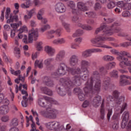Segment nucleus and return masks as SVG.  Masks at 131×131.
Returning a JSON list of instances; mask_svg holds the SVG:
<instances>
[{"label": "nucleus", "mask_w": 131, "mask_h": 131, "mask_svg": "<svg viewBox=\"0 0 131 131\" xmlns=\"http://www.w3.org/2000/svg\"><path fill=\"white\" fill-rule=\"evenodd\" d=\"M81 68L77 67L75 68H69L68 71L72 75H75L73 77L76 80L77 84L80 85L81 84V80H86L89 77V73L90 71L88 69V67L91 66V62L87 60L82 59L80 62Z\"/></svg>", "instance_id": "1"}, {"label": "nucleus", "mask_w": 131, "mask_h": 131, "mask_svg": "<svg viewBox=\"0 0 131 131\" xmlns=\"http://www.w3.org/2000/svg\"><path fill=\"white\" fill-rule=\"evenodd\" d=\"M84 88L85 94H98L101 90V80L100 73L98 70L94 71L92 75L85 83Z\"/></svg>", "instance_id": "2"}, {"label": "nucleus", "mask_w": 131, "mask_h": 131, "mask_svg": "<svg viewBox=\"0 0 131 131\" xmlns=\"http://www.w3.org/2000/svg\"><path fill=\"white\" fill-rule=\"evenodd\" d=\"M106 30H108V27H107V25H103L99 28H97L95 30V34H99V33H101L102 31L104 32V33L103 35H99L96 37L95 38L91 39V42L92 43H93V45H95V47L97 48H103V49H112L111 46L102 44L101 43H98L99 41H106V40H108V41H113V40H114V38H107L105 37V35H106V34L107 35L106 33Z\"/></svg>", "instance_id": "3"}, {"label": "nucleus", "mask_w": 131, "mask_h": 131, "mask_svg": "<svg viewBox=\"0 0 131 131\" xmlns=\"http://www.w3.org/2000/svg\"><path fill=\"white\" fill-rule=\"evenodd\" d=\"M60 81L62 82V84L60 86L56 87V91L58 95L61 97L66 96V94L68 92L70 93V90L74 85H80L77 84L76 80L74 79V78H72L71 79L69 78H62Z\"/></svg>", "instance_id": "4"}, {"label": "nucleus", "mask_w": 131, "mask_h": 131, "mask_svg": "<svg viewBox=\"0 0 131 131\" xmlns=\"http://www.w3.org/2000/svg\"><path fill=\"white\" fill-rule=\"evenodd\" d=\"M40 113L45 118L56 119L57 118V115L58 114V111L52 108V106H49L46 108V111H41Z\"/></svg>", "instance_id": "5"}, {"label": "nucleus", "mask_w": 131, "mask_h": 131, "mask_svg": "<svg viewBox=\"0 0 131 131\" xmlns=\"http://www.w3.org/2000/svg\"><path fill=\"white\" fill-rule=\"evenodd\" d=\"M66 68H67V66L65 64V62H60L56 72H54L52 74L53 78H56L58 75H65L66 74Z\"/></svg>", "instance_id": "6"}, {"label": "nucleus", "mask_w": 131, "mask_h": 131, "mask_svg": "<svg viewBox=\"0 0 131 131\" xmlns=\"http://www.w3.org/2000/svg\"><path fill=\"white\" fill-rule=\"evenodd\" d=\"M46 126L48 129L51 130H53L54 128L56 129L55 131H61L64 129V126L61 125L60 126V123L58 122H49L46 124Z\"/></svg>", "instance_id": "7"}, {"label": "nucleus", "mask_w": 131, "mask_h": 131, "mask_svg": "<svg viewBox=\"0 0 131 131\" xmlns=\"http://www.w3.org/2000/svg\"><path fill=\"white\" fill-rule=\"evenodd\" d=\"M110 52L113 55H116L117 56H118L116 59L117 60H118V61H120V63L119 64L120 67V64H121L122 62H124V61H126L127 60L126 57L120 55V53L116 49H111L110 50Z\"/></svg>", "instance_id": "8"}, {"label": "nucleus", "mask_w": 131, "mask_h": 131, "mask_svg": "<svg viewBox=\"0 0 131 131\" xmlns=\"http://www.w3.org/2000/svg\"><path fill=\"white\" fill-rule=\"evenodd\" d=\"M43 97H46V96H41L39 98L38 100V105H39L40 107L46 108L49 107H52V104L49 103V101L46 100Z\"/></svg>", "instance_id": "9"}, {"label": "nucleus", "mask_w": 131, "mask_h": 131, "mask_svg": "<svg viewBox=\"0 0 131 131\" xmlns=\"http://www.w3.org/2000/svg\"><path fill=\"white\" fill-rule=\"evenodd\" d=\"M33 41V28H32L31 31H29L28 39H27V36L24 35L23 39V42L26 45L27 43H32Z\"/></svg>", "instance_id": "10"}, {"label": "nucleus", "mask_w": 131, "mask_h": 131, "mask_svg": "<svg viewBox=\"0 0 131 131\" xmlns=\"http://www.w3.org/2000/svg\"><path fill=\"white\" fill-rule=\"evenodd\" d=\"M120 94L119 92L117 90H115L113 92V96L115 98L114 101L116 104H120L121 102L124 101V97L123 96L119 97Z\"/></svg>", "instance_id": "11"}, {"label": "nucleus", "mask_w": 131, "mask_h": 131, "mask_svg": "<svg viewBox=\"0 0 131 131\" xmlns=\"http://www.w3.org/2000/svg\"><path fill=\"white\" fill-rule=\"evenodd\" d=\"M65 57H66V52L65 50H60L56 54L55 60L56 62L61 63V62H63Z\"/></svg>", "instance_id": "12"}, {"label": "nucleus", "mask_w": 131, "mask_h": 131, "mask_svg": "<svg viewBox=\"0 0 131 131\" xmlns=\"http://www.w3.org/2000/svg\"><path fill=\"white\" fill-rule=\"evenodd\" d=\"M122 118L121 127L122 128H125L127 125V121L129 119V114H128V112H125L122 115Z\"/></svg>", "instance_id": "13"}, {"label": "nucleus", "mask_w": 131, "mask_h": 131, "mask_svg": "<svg viewBox=\"0 0 131 131\" xmlns=\"http://www.w3.org/2000/svg\"><path fill=\"white\" fill-rule=\"evenodd\" d=\"M119 84L121 86L129 84V81L127 79H130V76L127 75H122L120 76Z\"/></svg>", "instance_id": "14"}, {"label": "nucleus", "mask_w": 131, "mask_h": 131, "mask_svg": "<svg viewBox=\"0 0 131 131\" xmlns=\"http://www.w3.org/2000/svg\"><path fill=\"white\" fill-rule=\"evenodd\" d=\"M55 11L57 13H65L66 12V7L61 2L58 3L55 5Z\"/></svg>", "instance_id": "15"}, {"label": "nucleus", "mask_w": 131, "mask_h": 131, "mask_svg": "<svg viewBox=\"0 0 131 131\" xmlns=\"http://www.w3.org/2000/svg\"><path fill=\"white\" fill-rule=\"evenodd\" d=\"M44 51L49 57H53L55 55V53H56L55 49L50 46H45L44 48Z\"/></svg>", "instance_id": "16"}, {"label": "nucleus", "mask_w": 131, "mask_h": 131, "mask_svg": "<svg viewBox=\"0 0 131 131\" xmlns=\"http://www.w3.org/2000/svg\"><path fill=\"white\" fill-rule=\"evenodd\" d=\"M23 99L24 100L21 101L23 107H27L28 103L29 104H31L33 102V98L30 95H29L28 98L26 96H23Z\"/></svg>", "instance_id": "17"}, {"label": "nucleus", "mask_w": 131, "mask_h": 131, "mask_svg": "<svg viewBox=\"0 0 131 131\" xmlns=\"http://www.w3.org/2000/svg\"><path fill=\"white\" fill-rule=\"evenodd\" d=\"M79 59L78 56L76 55H72L69 59L70 64L71 66H76L78 64Z\"/></svg>", "instance_id": "18"}, {"label": "nucleus", "mask_w": 131, "mask_h": 131, "mask_svg": "<svg viewBox=\"0 0 131 131\" xmlns=\"http://www.w3.org/2000/svg\"><path fill=\"white\" fill-rule=\"evenodd\" d=\"M43 82L44 84L47 85L48 86H54V81L51 79L50 77H45L43 80Z\"/></svg>", "instance_id": "19"}, {"label": "nucleus", "mask_w": 131, "mask_h": 131, "mask_svg": "<svg viewBox=\"0 0 131 131\" xmlns=\"http://www.w3.org/2000/svg\"><path fill=\"white\" fill-rule=\"evenodd\" d=\"M121 31V29H119V28H115L114 30H106L105 31V33L106 35H112L114 33H118V32H120Z\"/></svg>", "instance_id": "20"}, {"label": "nucleus", "mask_w": 131, "mask_h": 131, "mask_svg": "<svg viewBox=\"0 0 131 131\" xmlns=\"http://www.w3.org/2000/svg\"><path fill=\"white\" fill-rule=\"evenodd\" d=\"M18 20V15H13V14L11 13L9 15V19H7V23L10 24L11 22L13 23V22H17Z\"/></svg>", "instance_id": "21"}, {"label": "nucleus", "mask_w": 131, "mask_h": 131, "mask_svg": "<svg viewBox=\"0 0 131 131\" xmlns=\"http://www.w3.org/2000/svg\"><path fill=\"white\" fill-rule=\"evenodd\" d=\"M101 102V96H97L95 97L94 98L93 100V106L95 107V108H97V107H98L100 106V102Z\"/></svg>", "instance_id": "22"}, {"label": "nucleus", "mask_w": 131, "mask_h": 131, "mask_svg": "<svg viewBox=\"0 0 131 131\" xmlns=\"http://www.w3.org/2000/svg\"><path fill=\"white\" fill-rule=\"evenodd\" d=\"M18 31H19V33L18 34V36H17V37H18V39H22V38H23V35H22V34H21V33L24 32H27L28 31V29H27V27H26V26H24L23 27H21V28H20L18 30Z\"/></svg>", "instance_id": "23"}, {"label": "nucleus", "mask_w": 131, "mask_h": 131, "mask_svg": "<svg viewBox=\"0 0 131 131\" xmlns=\"http://www.w3.org/2000/svg\"><path fill=\"white\" fill-rule=\"evenodd\" d=\"M10 111V107L7 105H3L0 107L1 114H8Z\"/></svg>", "instance_id": "24"}, {"label": "nucleus", "mask_w": 131, "mask_h": 131, "mask_svg": "<svg viewBox=\"0 0 131 131\" xmlns=\"http://www.w3.org/2000/svg\"><path fill=\"white\" fill-rule=\"evenodd\" d=\"M110 85V78L106 77L103 80V83L102 84V86L104 90H108L109 85Z\"/></svg>", "instance_id": "25"}, {"label": "nucleus", "mask_w": 131, "mask_h": 131, "mask_svg": "<svg viewBox=\"0 0 131 131\" xmlns=\"http://www.w3.org/2000/svg\"><path fill=\"white\" fill-rule=\"evenodd\" d=\"M41 91L45 94V95H48V96H53V91L51 89H48L47 87L41 88Z\"/></svg>", "instance_id": "26"}, {"label": "nucleus", "mask_w": 131, "mask_h": 131, "mask_svg": "<svg viewBox=\"0 0 131 131\" xmlns=\"http://www.w3.org/2000/svg\"><path fill=\"white\" fill-rule=\"evenodd\" d=\"M77 7L80 10V11H82L84 12L85 11H88V7L85 6V4L84 3L80 2L77 3Z\"/></svg>", "instance_id": "27"}, {"label": "nucleus", "mask_w": 131, "mask_h": 131, "mask_svg": "<svg viewBox=\"0 0 131 131\" xmlns=\"http://www.w3.org/2000/svg\"><path fill=\"white\" fill-rule=\"evenodd\" d=\"M65 42H66V40L63 38L56 39L52 41L53 45H63Z\"/></svg>", "instance_id": "28"}, {"label": "nucleus", "mask_w": 131, "mask_h": 131, "mask_svg": "<svg viewBox=\"0 0 131 131\" xmlns=\"http://www.w3.org/2000/svg\"><path fill=\"white\" fill-rule=\"evenodd\" d=\"M127 59L126 60H124V62L122 61V63L120 64L121 68H125V66L131 67V61L128 60V58L126 57Z\"/></svg>", "instance_id": "29"}, {"label": "nucleus", "mask_w": 131, "mask_h": 131, "mask_svg": "<svg viewBox=\"0 0 131 131\" xmlns=\"http://www.w3.org/2000/svg\"><path fill=\"white\" fill-rule=\"evenodd\" d=\"M43 98L44 99H45L46 101H48L49 104H51V106H52V104H54L55 105H58V101L55 100L54 99L51 97L44 96Z\"/></svg>", "instance_id": "30"}, {"label": "nucleus", "mask_w": 131, "mask_h": 131, "mask_svg": "<svg viewBox=\"0 0 131 131\" xmlns=\"http://www.w3.org/2000/svg\"><path fill=\"white\" fill-rule=\"evenodd\" d=\"M35 47L38 52H40V51H42V41H36L35 42Z\"/></svg>", "instance_id": "31"}, {"label": "nucleus", "mask_w": 131, "mask_h": 131, "mask_svg": "<svg viewBox=\"0 0 131 131\" xmlns=\"http://www.w3.org/2000/svg\"><path fill=\"white\" fill-rule=\"evenodd\" d=\"M92 55V50L91 49H88L82 53V57L83 58H88V57H91Z\"/></svg>", "instance_id": "32"}, {"label": "nucleus", "mask_w": 131, "mask_h": 131, "mask_svg": "<svg viewBox=\"0 0 131 131\" xmlns=\"http://www.w3.org/2000/svg\"><path fill=\"white\" fill-rule=\"evenodd\" d=\"M48 29H51V26L49 24L44 25L39 29V31L41 33H43L45 31H47Z\"/></svg>", "instance_id": "33"}, {"label": "nucleus", "mask_w": 131, "mask_h": 131, "mask_svg": "<svg viewBox=\"0 0 131 131\" xmlns=\"http://www.w3.org/2000/svg\"><path fill=\"white\" fill-rule=\"evenodd\" d=\"M34 66L35 68H36V67H38L39 69H41V68H43V63H42V60H36L35 61Z\"/></svg>", "instance_id": "34"}, {"label": "nucleus", "mask_w": 131, "mask_h": 131, "mask_svg": "<svg viewBox=\"0 0 131 131\" xmlns=\"http://www.w3.org/2000/svg\"><path fill=\"white\" fill-rule=\"evenodd\" d=\"M38 36L39 34H38V29L36 28L33 30V40L36 41L38 39Z\"/></svg>", "instance_id": "35"}, {"label": "nucleus", "mask_w": 131, "mask_h": 131, "mask_svg": "<svg viewBox=\"0 0 131 131\" xmlns=\"http://www.w3.org/2000/svg\"><path fill=\"white\" fill-rule=\"evenodd\" d=\"M78 26L79 27H81L83 29H85V30H93V27L91 26H86L85 25H82L80 23L78 24Z\"/></svg>", "instance_id": "36"}, {"label": "nucleus", "mask_w": 131, "mask_h": 131, "mask_svg": "<svg viewBox=\"0 0 131 131\" xmlns=\"http://www.w3.org/2000/svg\"><path fill=\"white\" fill-rule=\"evenodd\" d=\"M18 123V119L13 118L11 120L9 125L10 126H17Z\"/></svg>", "instance_id": "37"}, {"label": "nucleus", "mask_w": 131, "mask_h": 131, "mask_svg": "<svg viewBox=\"0 0 131 131\" xmlns=\"http://www.w3.org/2000/svg\"><path fill=\"white\" fill-rule=\"evenodd\" d=\"M114 57L111 56L110 55H104L102 57V60L103 61H106V62H109L110 61H113L114 60Z\"/></svg>", "instance_id": "38"}, {"label": "nucleus", "mask_w": 131, "mask_h": 131, "mask_svg": "<svg viewBox=\"0 0 131 131\" xmlns=\"http://www.w3.org/2000/svg\"><path fill=\"white\" fill-rule=\"evenodd\" d=\"M116 66V62L113 61L112 62H109L106 64L105 67L106 69L109 70V69H112V68H114Z\"/></svg>", "instance_id": "39"}, {"label": "nucleus", "mask_w": 131, "mask_h": 131, "mask_svg": "<svg viewBox=\"0 0 131 131\" xmlns=\"http://www.w3.org/2000/svg\"><path fill=\"white\" fill-rule=\"evenodd\" d=\"M83 34V31L82 30L78 29L73 34V37H77V36H81Z\"/></svg>", "instance_id": "40"}, {"label": "nucleus", "mask_w": 131, "mask_h": 131, "mask_svg": "<svg viewBox=\"0 0 131 131\" xmlns=\"http://www.w3.org/2000/svg\"><path fill=\"white\" fill-rule=\"evenodd\" d=\"M32 15H33V9H32L31 11H30L28 13V15H25L24 18L26 21H27L28 19L31 18V17H32Z\"/></svg>", "instance_id": "41"}, {"label": "nucleus", "mask_w": 131, "mask_h": 131, "mask_svg": "<svg viewBox=\"0 0 131 131\" xmlns=\"http://www.w3.org/2000/svg\"><path fill=\"white\" fill-rule=\"evenodd\" d=\"M26 118L27 119V122H29V121L30 120L32 122L31 124V129L30 131H33V117H32V115L30 116V118L28 117V116H26Z\"/></svg>", "instance_id": "42"}, {"label": "nucleus", "mask_w": 131, "mask_h": 131, "mask_svg": "<svg viewBox=\"0 0 131 131\" xmlns=\"http://www.w3.org/2000/svg\"><path fill=\"white\" fill-rule=\"evenodd\" d=\"M85 14L87 15L88 17L90 18H95V17L97 16V14L94 11L86 12Z\"/></svg>", "instance_id": "43"}, {"label": "nucleus", "mask_w": 131, "mask_h": 131, "mask_svg": "<svg viewBox=\"0 0 131 131\" xmlns=\"http://www.w3.org/2000/svg\"><path fill=\"white\" fill-rule=\"evenodd\" d=\"M54 61V58H49L46 59L44 61V64L46 66H50L51 65V63Z\"/></svg>", "instance_id": "44"}, {"label": "nucleus", "mask_w": 131, "mask_h": 131, "mask_svg": "<svg viewBox=\"0 0 131 131\" xmlns=\"http://www.w3.org/2000/svg\"><path fill=\"white\" fill-rule=\"evenodd\" d=\"M110 76L114 78H117V77H118V72L116 70L113 71L110 73Z\"/></svg>", "instance_id": "45"}, {"label": "nucleus", "mask_w": 131, "mask_h": 131, "mask_svg": "<svg viewBox=\"0 0 131 131\" xmlns=\"http://www.w3.org/2000/svg\"><path fill=\"white\" fill-rule=\"evenodd\" d=\"M14 55L17 59H19L20 58V49L18 48H14Z\"/></svg>", "instance_id": "46"}, {"label": "nucleus", "mask_w": 131, "mask_h": 131, "mask_svg": "<svg viewBox=\"0 0 131 131\" xmlns=\"http://www.w3.org/2000/svg\"><path fill=\"white\" fill-rule=\"evenodd\" d=\"M120 54V56H123V57H124V56H126L127 58H131L130 54L125 51H121Z\"/></svg>", "instance_id": "47"}, {"label": "nucleus", "mask_w": 131, "mask_h": 131, "mask_svg": "<svg viewBox=\"0 0 131 131\" xmlns=\"http://www.w3.org/2000/svg\"><path fill=\"white\" fill-rule=\"evenodd\" d=\"M62 25L64 27L65 29L67 30V31L69 32L70 25L63 20H62Z\"/></svg>", "instance_id": "48"}, {"label": "nucleus", "mask_w": 131, "mask_h": 131, "mask_svg": "<svg viewBox=\"0 0 131 131\" xmlns=\"http://www.w3.org/2000/svg\"><path fill=\"white\" fill-rule=\"evenodd\" d=\"M33 117H35V120L36 121V123L37 125H39V119H38V114L36 112H33Z\"/></svg>", "instance_id": "49"}, {"label": "nucleus", "mask_w": 131, "mask_h": 131, "mask_svg": "<svg viewBox=\"0 0 131 131\" xmlns=\"http://www.w3.org/2000/svg\"><path fill=\"white\" fill-rule=\"evenodd\" d=\"M45 11H43V9H41L39 10V11L38 13V14L37 15V17L38 19H41V17H42V15H43V13Z\"/></svg>", "instance_id": "50"}, {"label": "nucleus", "mask_w": 131, "mask_h": 131, "mask_svg": "<svg viewBox=\"0 0 131 131\" xmlns=\"http://www.w3.org/2000/svg\"><path fill=\"white\" fill-rule=\"evenodd\" d=\"M115 7V3L113 2H111L108 3L107 5V9H113Z\"/></svg>", "instance_id": "51"}, {"label": "nucleus", "mask_w": 131, "mask_h": 131, "mask_svg": "<svg viewBox=\"0 0 131 131\" xmlns=\"http://www.w3.org/2000/svg\"><path fill=\"white\" fill-rule=\"evenodd\" d=\"M72 20L73 21V22H75V23H79V22L81 21V19L78 18L77 16L73 17Z\"/></svg>", "instance_id": "52"}, {"label": "nucleus", "mask_w": 131, "mask_h": 131, "mask_svg": "<svg viewBox=\"0 0 131 131\" xmlns=\"http://www.w3.org/2000/svg\"><path fill=\"white\" fill-rule=\"evenodd\" d=\"M120 46L123 48H127V47L131 46V42H125L124 43H121Z\"/></svg>", "instance_id": "53"}, {"label": "nucleus", "mask_w": 131, "mask_h": 131, "mask_svg": "<svg viewBox=\"0 0 131 131\" xmlns=\"http://www.w3.org/2000/svg\"><path fill=\"white\" fill-rule=\"evenodd\" d=\"M68 6L70 7L71 9H74L75 8V3L73 1H70L68 3Z\"/></svg>", "instance_id": "54"}, {"label": "nucleus", "mask_w": 131, "mask_h": 131, "mask_svg": "<svg viewBox=\"0 0 131 131\" xmlns=\"http://www.w3.org/2000/svg\"><path fill=\"white\" fill-rule=\"evenodd\" d=\"M1 120L3 122H7L8 120H10V117L9 116H4L2 117Z\"/></svg>", "instance_id": "55"}, {"label": "nucleus", "mask_w": 131, "mask_h": 131, "mask_svg": "<svg viewBox=\"0 0 131 131\" xmlns=\"http://www.w3.org/2000/svg\"><path fill=\"white\" fill-rule=\"evenodd\" d=\"M85 97V95H84V94H83L82 92L78 94V98L80 100V101H84Z\"/></svg>", "instance_id": "56"}, {"label": "nucleus", "mask_w": 131, "mask_h": 131, "mask_svg": "<svg viewBox=\"0 0 131 131\" xmlns=\"http://www.w3.org/2000/svg\"><path fill=\"white\" fill-rule=\"evenodd\" d=\"M92 53H102L103 51L99 48L97 49H91Z\"/></svg>", "instance_id": "57"}, {"label": "nucleus", "mask_w": 131, "mask_h": 131, "mask_svg": "<svg viewBox=\"0 0 131 131\" xmlns=\"http://www.w3.org/2000/svg\"><path fill=\"white\" fill-rule=\"evenodd\" d=\"M6 11V7H4L3 10L1 11V19L2 20V22L4 21L5 18V11Z\"/></svg>", "instance_id": "58"}, {"label": "nucleus", "mask_w": 131, "mask_h": 131, "mask_svg": "<svg viewBox=\"0 0 131 131\" xmlns=\"http://www.w3.org/2000/svg\"><path fill=\"white\" fill-rule=\"evenodd\" d=\"M100 118L104 119L105 116V110L104 108L100 109Z\"/></svg>", "instance_id": "59"}, {"label": "nucleus", "mask_w": 131, "mask_h": 131, "mask_svg": "<svg viewBox=\"0 0 131 131\" xmlns=\"http://www.w3.org/2000/svg\"><path fill=\"white\" fill-rule=\"evenodd\" d=\"M74 93H75V94H78V95H79V94L82 93V92L81 91L80 88H77L74 89Z\"/></svg>", "instance_id": "60"}, {"label": "nucleus", "mask_w": 131, "mask_h": 131, "mask_svg": "<svg viewBox=\"0 0 131 131\" xmlns=\"http://www.w3.org/2000/svg\"><path fill=\"white\" fill-rule=\"evenodd\" d=\"M122 16L123 17H129L130 16V12L128 11H124L122 13Z\"/></svg>", "instance_id": "61"}, {"label": "nucleus", "mask_w": 131, "mask_h": 131, "mask_svg": "<svg viewBox=\"0 0 131 131\" xmlns=\"http://www.w3.org/2000/svg\"><path fill=\"white\" fill-rule=\"evenodd\" d=\"M102 8V6H101V4L99 3H97L95 5L94 9L95 11H97V10H99Z\"/></svg>", "instance_id": "62"}, {"label": "nucleus", "mask_w": 131, "mask_h": 131, "mask_svg": "<svg viewBox=\"0 0 131 131\" xmlns=\"http://www.w3.org/2000/svg\"><path fill=\"white\" fill-rule=\"evenodd\" d=\"M111 115H112V109L110 108L108 110V113L107 115L108 120L110 119V117H111Z\"/></svg>", "instance_id": "63"}, {"label": "nucleus", "mask_w": 131, "mask_h": 131, "mask_svg": "<svg viewBox=\"0 0 131 131\" xmlns=\"http://www.w3.org/2000/svg\"><path fill=\"white\" fill-rule=\"evenodd\" d=\"M113 129H117L118 128V123L114 122L113 124Z\"/></svg>", "instance_id": "64"}]
</instances>
